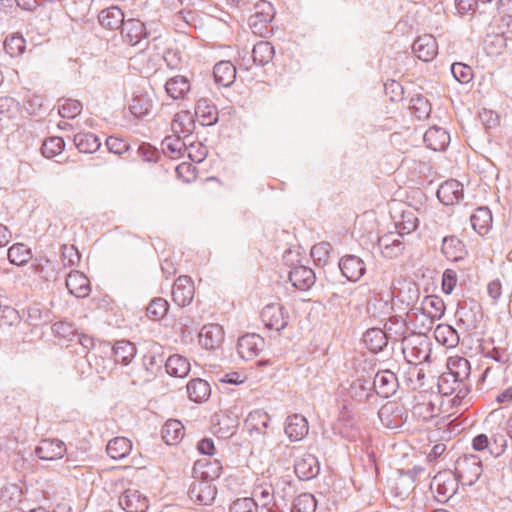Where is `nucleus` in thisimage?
I'll return each mask as SVG.
<instances>
[{
  "label": "nucleus",
  "instance_id": "a18cd8bd",
  "mask_svg": "<svg viewBox=\"0 0 512 512\" xmlns=\"http://www.w3.org/2000/svg\"><path fill=\"white\" fill-rule=\"evenodd\" d=\"M163 151L171 158H179L183 155V152L187 150V147L182 142L181 137L166 138L163 143Z\"/></svg>",
  "mask_w": 512,
  "mask_h": 512
},
{
  "label": "nucleus",
  "instance_id": "5701e85b",
  "mask_svg": "<svg viewBox=\"0 0 512 512\" xmlns=\"http://www.w3.org/2000/svg\"><path fill=\"white\" fill-rule=\"evenodd\" d=\"M213 74L216 83L228 87L236 79V67L230 61H220L214 66Z\"/></svg>",
  "mask_w": 512,
  "mask_h": 512
},
{
  "label": "nucleus",
  "instance_id": "680f3d73",
  "mask_svg": "<svg viewBox=\"0 0 512 512\" xmlns=\"http://www.w3.org/2000/svg\"><path fill=\"white\" fill-rule=\"evenodd\" d=\"M386 94L391 93V99H401L403 95V87L395 80H390L385 83Z\"/></svg>",
  "mask_w": 512,
  "mask_h": 512
},
{
  "label": "nucleus",
  "instance_id": "1a4fd4ad",
  "mask_svg": "<svg viewBox=\"0 0 512 512\" xmlns=\"http://www.w3.org/2000/svg\"><path fill=\"white\" fill-rule=\"evenodd\" d=\"M216 488L209 481H195L189 490L191 501L199 505H210L216 497Z\"/></svg>",
  "mask_w": 512,
  "mask_h": 512
},
{
  "label": "nucleus",
  "instance_id": "473e14b6",
  "mask_svg": "<svg viewBox=\"0 0 512 512\" xmlns=\"http://www.w3.org/2000/svg\"><path fill=\"white\" fill-rule=\"evenodd\" d=\"M363 342L371 352L377 353L387 345V337L381 329L372 328L364 334Z\"/></svg>",
  "mask_w": 512,
  "mask_h": 512
},
{
  "label": "nucleus",
  "instance_id": "9d476101",
  "mask_svg": "<svg viewBox=\"0 0 512 512\" xmlns=\"http://www.w3.org/2000/svg\"><path fill=\"white\" fill-rule=\"evenodd\" d=\"M415 56L425 62L433 60L438 54L436 39L429 34L418 37L413 44Z\"/></svg>",
  "mask_w": 512,
  "mask_h": 512
},
{
  "label": "nucleus",
  "instance_id": "aec40b11",
  "mask_svg": "<svg viewBox=\"0 0 512 512\" xmlns=\"http://www.w3.org/2000/svg\"><path fill=\"white\" fill-rule=\"evenodd\" d=\"M190 89L191 84L189 79L182 75L171 77L165 84L167 94L175 100L184 99L190 92Z\"/></svg>",
  "mask_w": 512,
  "mask_h": 512
},
{
  "label": "nucleus",
  "instance_id": "c9c22d12",
  "mask_svg": "<svg viewBox=\"0 0 512 512\" xmlns=\"http://www.w3.org/2000/svg\"><path fill=\"white\" fill-rule=\"evenodd\" d=\"M74 143L82 153H93L100 147L98 137L92 133H78L74 136Z\"/></svg>",
  "mask_w": 512,
  "mask_h": 512
},
{
  "label": "nucleus",
  "instance_id": "09e8293b",
  "mask_svg": "<svg viewBox=\"0 0 512 512\" xmlns=\"http://www.w3.org/2000/svg\"><path fill=\"white\" fill-rule=\"evenodd\" d=\"M82 111V104L75 99H65L59 106V114L63 118L73 119Z\"/></svg>",
  "mask_w": 512,
  "mask_h": 512
},
{
  "label": "nucleus",
  "instance_id": "7c9ffc66",
  "mask_svg": "<svg viewBox=\"0 0 512 512\" xmlns=\"http://www.w3.org/2000/svg\"><path fill=\"white\" fill-rule=\"evenodd\" d=\"M187 393L192 401L200 403L208 399L211 388L207 381L196 378L188 382Z\"/></svg>",
  "mask_w": 512,
  "mask_h": 512
},
{
  "label": "nucleus",
  "instance_id": "4be33fe9",
  "mask_svg": "<svg viewBox=\"0 0 512 512\" xmlns=\"http://www.w3.org/2000/svg\"><path fill=\"white\" fill-rule=\"evenodd\" d=\"M161 433L166 444L176 445L184 438L185 428L179 420L169 419L163 425Z\"/></svg>",
  "mask_w": 512,
  "mask_h": 512
},
{
  "label": "nucleus",
  "instance_id": "dca6fc26",
  "mask_svg": "<svg viewBox=\"0 0 512 512\" xmlns=\"http://www.w3.org/2000/svg\"><path fill=\"white\" fill-rule=\"evenodd\" d=\"M66 287L72 295L87 297L91 291L89 279L80 271H72L66 278Z\"/></svg>",
  "mask_w": 512,
  "mask_h": 512
},
{
  "label": "nucleus",
  "instance_id": "ddd939ff",
  "mask_svg": "<svg viewBox=\"0 0 512 512\" xmlns=\"http://www.w3.org/2000/svg\"><path fill=\"white\" fill-rule=\"evenodd\" d=\"M437 197L445 205L458 203L463 197V185L454 179L445 181L440 185Z\"/></svg>",
  "mask_w": 512,
  "mask_h": 512
},
{
  "label": "nucleus",
  "instance_id": "f8f14e48",
  "mask_svg": "<svg viewBox=\"0 0 512 512\" xmlns=\"http://www.w3.org/2000/svg\"><path fill=\"white\" fill-rule=\"evenodd\" d=\"M431 489L440 502L448 500L455 492V482L449 473H438L431 482Z\"/></svg>",
  "mask_w": 512,
  "mask_h": 512
},
{
  "label": "nucleus",
  "instance_id": "052dcab7",
  "mask_svg": "<svg viewBox=\"0 0 512 512\" xmlns=\"http://www.w3.org/2000/svg\"><path fill=\"white\" fill-rule=\"evenodd\" d=\"M187 153H188V157L193 161V162H201L205 159L206 157V154H207V150L205 147L202 146L201 143H192L190 144L188 147H187Z\"/></svg>",
  "mask_w": 512,
  "mask_h": 512
},
{
  "label": "nucleus",
  "instance_id": "4c0bfd02",
  "mask_svg": "<svg viewBox=\"0 0 512 512\" xmlns=\"http://www.w3.org/2000/svg\"><path fill=\"white\" fill-rule=\"evenodd\" d=\"M4 49L11 57H19L25 52L26 40L20 33H13L6 37Z\"/></svg>",
  "mask_w": 512,
  "mask_h": 512
},
{
  "label": "nucleus",
  "instance_id": "2eb2a0df",
  "mask_svg": "<svg viewBox=\"0 0 512 512\" xmlns=\"http://www.w3.org/2000/svg\"><path fill=\"white\" fill-rule=\"evenodd\" d=\"M294 471L301 480H307L315 477L319 471L317 458L309 453L302 455L296 460Z\"/></svg>",
  "mask_w": 512,
  "mask_h": 512
},
{
  "label": "nucleus",
  "instance_id": "72a5a7b5",
  "mask_svg": "<svg viewBox=\"0 0 512 512\" xmlns=\"http://www.w3.org/2000/svg\"><path fill=\"white\" fill-rule=\"evenodd\" d=\"M269 425L270 416L266 411L261 409L252 411L246 419L248 429L257 433H265Z\"/></svg>",
  "mask_w": 512,
  "mask_h": 512
},
{
  "label": "nucleus",
  "instance_id": "2f4dec72",
  "mask_svg": "<svg viewBox=\"0 0 512 512\" xmlns=\"http://www.w3.org/2000/svg\"><path fill=\"white\" fill-rule=\"evenodd\" d=\"M374 386L377 393L382 397H389L395 392L396 379L393 373L388 371L377 373L374 379Z\"/></svg>",
  "mask_w": 512,
  "mask_h": 512
},
{
  "label": "nucleus",
  "instance_id": "cd10ccee",
  "mask_svg": "<svg viewBox=\"0 0 512 512\" xmlns=\"http://www.w3.org/2000/svg\"><path fill=\"white\" fill-rule=\"evenodd\" d=\"M492 214L487 207H479L471 216L473 229L480 235H486L492 227Z\"/></svg>",
  "mask_w": 512,
  "mask_h": 512
},
{
  "label": "nucleus",
  "instance_id": "c85d7f7f",
  "mask_svg": "<svg viewBox=\"0 0 512 512\" xmlns=\"http://www.w3.org/2000/svg\"><path fill=\"white\" fill-rule=\"evenodd\" d=\"M106 451L114 460L127 457L132 451V442L126 437H115L107 444Z\"/></svg>",
  "mask_w": 512,
  "mask_h": 512
},
{
  "label": "nucleus",
  "instance_id": "13d9d810",
  "mask_svg": "<svg viewBox=\"0 0 512 512\" xmlns=\"http://www.w3.org/2000/svg\"><path fill=\"white\" fill-rule=\"evenodd\" d=\"M106 146L109 151L119 155L126 152L129 148V144L126 140L115 136H110L107 138Z\"/></svg>",
  "mask_w": 512,
  "mask_h": 512
},
{
  "label": "nucleus",
  "instance_id": "c756f323",
  "mask_svg": "<svg viewBox=\"0 0 512 512\" xmlns=\"http://www.w3.org/2000/svg\"><path fill=\"white\" fill-rule=\"evenodd\" d=\"M98 19L103 27L111 30L118 29L124 24L123 12L116 6L102 10Z\"/></svg>",
  "mask_w": 512,
  "mask_h": 512
},
{
  "label": "nucleus",
  "instance_id": "f03ea898",
  "mask_svg": "<svg viewBox=\"0 0 512 512\" xmlns=\"http://www.w3.org/2000/svg\"><path fill=\"white\" fill-rule=\"evenodd\" d=\"M459 479L468 485L473 484L482 473L481 462L474 455H464L460 457L455 466Z\"/></svg>",
  "mask_w": 512,
  "mask_h": 512
},
{
  "label": "nucleus",
  "instance_id": "49530a36",
  "mask_svg": "<svg viewBox=\"0 0 512 512\" xmlns=\"http://www.w3.org/2000/svg\"><path fill=\"white\" fill-rule=\"evenodd\" d=\"M332 247L328 242H319L311 249V257L318 265H326L331 258Z\"/></svg>",
  "mask_w": 512,
  "mask_h": 512
},
{
  "label": "nucleus",
  "instance_id": "69168bd1",
  "mask_svg": "<svg viewBox=\"0 0 512 512\" xmlns=\"http://www.w3.org/2000/svg\"><path fill=\"white\" fill-rule=\"evenodd\" d=\"M53 331L62 338H69L73 335L72 327L65 322H57L53 325Z\"/></svg>",
  "mask_w": 512,
  "mask_h": 512
},
{
  "label": "nucleus",
  "instance_id": "6e6552de",
  "mask_svg": "<svg viewBox=\"0 0 512 512\" xmlns=\"http://www.w3.org/2000/svg\"><path fill=\"white\" fill-rule=\"evenodd\" d=\"M66 451L64 442L59 439H44L35 449L36 455L46 461L61 459Z\"/></svg>",
  "mask_w": 512,
  "mask_h": 512
},
{
  "label": "nucleus",
  "instance_id": "bb28decb",
  "mask_svg": "<svg viewBox=\"0 0 512 512\" xmlns=\"http://www.w3.org/2000/svg\"><path fill=\"white\" fill-rule=\"evenodd\" d=\"M194 128L193 117L189 111H180L175 114L171 129L177 137H186Z\"/></svg>",
  "mask_w": 512,
  "mask_h": 512
},
{
  "label": "nucleus",
  "instance_id": "774afa93",
  "mask_svg": "<svg viewBox=\"0 0 512 512\" xmlns=\"http://www.w3.org/2000/svg\"><path fill=\"white\" fill-rule=\"evenodd\" d=\"M198 450L202 454L213 455L215 453V445L212 439L204 438L198 444Z\"/></svg>",
  "mask_w": 512,
  "mask_h": 512
},
{
  "label": "nucleus",
  "instance_id": "bf43d9fd",
  "mask_svg": "<svg viewBox=\"0 0 512 512\" xmlns=\"http://www.w3.org/2000/svg\"><path fill=\"white\" fill-rule=\"evenodd\" d=\"M458 282L457 274L452 269H446L442 276V290L446 294L452 293Z\"/></svg>",
  "mask_w": 512,
  "mask_h": 512
},
{
  "label": "nucleus",
  "instance_id": "423d86ee",
  "mask_svg": "<svg viewBox=\"0 0 512 512\" xmlns=\"http://www.w3.org/2000/svg\"><path fill=\"white\" fill-rule=\"evenodd\" d=\"M195 295V285L191 277L179 276L173 284L172 299L180 307L188 306Z\"/></svg>",
  "mask_w": 512,
  "mask_h": 512
},
{
  "label": "nucleus",
  "instance_id": "6e6d98bb",
  "mask_svg": "<svg viewBox=\"0 0 512 512\" xmlns=\"http://www.w3.org/2000/svg\"><path fill=\"white\" fill-rule=\"evenodd\" d=\"M32 268L43 280H48L54 272L53 265L48 259H39Z\"/></svg>",
  "mask_w": 512,
  "mask_h": 512
},
{
  "label": "nucleus",
  "instance_id": "0eeeda50",
  "mask_svg": "<svg viewBox=\"0 0 512 512\" xmlns=\"http://www.w3.org/2000/svg\"><path fill=\"white\" fill-rule=\"evenodd\" d=\"M264 339L258 334H246L239 338L237 348L244 360L256 358L264 348Z\"/></svg>",
  "mask_w": 512,
  "mask_h": 512
},
{
  "label": "nucleus",
  "instance_id": "3c124183",
  "mask_svg": "<svg viewBox=\"0 0 512 512\" xmlns=\"http://www.w3.org/2000/svg\"><path fill=\"white\" fill-rule=\"evenodd\" d=\"M195 113L200 117L206 118V122L204 124H212L213 121L216 120V108L209 105L205 99L197 101Z\"/></svg>",
  "mask_w": 512,
  "mask_h": 512
},
{
  "label": "nucleus",
  "instance_id": "603ef678",
  "mask_svg": "<svg viewBox=\"0 0 512 512\" xmlns=\"http://www.w3.org/2000/svg\"><path fill=\"white\" fill-rule=\"evenodd\" d=\"M258 505L253 498H238L230 505V512H257Z\"/></svg>",
  "mask_w": 512,
  "mask_h": 512
},
{
  "label": "nucleus",
  "instance_id": "c03bdc74",
  "mask_svg": "<svg viewBox=\"0 0 512 512\" xmlns=\"http://www.w3.org/2000/svg\"><path fill=\"white\" fill-rule=\"evenodd\" d=\"M152 101L146 95H138L133 98L130 105L131 112L137 117H144L152 110Z\"/></svg>",
  "mask_w": 512,
  "mask_h": 512
},
{
  "label": "nucleus",
  "instance_id": "a19ab883",
  "mask_svg": "<svg viewBox=\"0 0 512 512\" xmlns=\"http://www.w3.org/2000/svg\"><path fill=\"white\" fill-rule=\"evenodd\" d=\"M169 311V303L166 299L158 297L151 300L146 308V314L149 319L159 321L166 316Z\"/></svg>",
  "mask_w": 512,
  "mask_h": 512
},
{
  "label": "nucleus",
  "instance_id": "b1692460",
  "mask_svg": "<svg viewBox=\"0 0 512 512\" xmlns=\"http://www.w3.org/2000/svg\"><path fill=\"white\" fill-rule=\"evenodd\" d=\"M165 368L169 375L184 378L189 374L191 364L186 357L180 354H173L167 359Z\"/></svg>",
  "mask_w": 512,
  "mask_h": 512
},
{
  "label": "nucleus",
  "instance_id": "f3484780",
  "mask_svg": "<svg viewBox=\"0 0 512 512\" xmlns=\"http://www.w3.org/2000/svg\"><path fill=\"white\" fill-rule=\"evenodd\" d=\"M339 266L343 275L350 281H357L362 277L365 271L364 262L354 255L344 256Z\"/></svg>",
  "mask_w": 512,
  "mask_h": 512
},
{
  "label": "nucleus",
  "instance_id": "6ab92c4d",
  "mask_svg": "<svg viewBox=\"0 0 512 512\" xmlns=\"http://www.w3.org/2000/svg\"><path fill=\"white\" fill-rule=\"evenodd\" d=\"M289 280L294 287L308 290L315 283V274L306 266H297L290 271Z\"/></svg>",
  "mask_w": 512,
  "mask_h": 512
},
{
  "label": "nucleus",
  "instance_id": "338daca9",
  "mask_svg": "<svg viewBox=\"0 0 512 512\" xmlns=\"http://www.w3.org/2000/svg\"><path fill=\"white\" fill-rule=\"evenodd\" d=\"M487 291H488L489 296L492 299H494V300L499 299L500 296L502 295L501 281L498 279L490 281L487 285Z\"/></svg>",
  "mask_w": 512,
  "mask_h": 512
},
{
  "label": "nucleus",
  "instance_id": "f257e3e1",
  "mask_svg": "<svg viewBox=\"0 0 512 512\" xmlns=\"http://www.w3.org/2000/svg\"><path fill=\"white\" fill-rule=\"evenodd\" d=\"M266 478L270 480V486L274 489V494L281 500H285L289 495L292 485V474L289 466L280 461L271 464L266 470Z\"/></svg>",
  "mask_w": 512,
  "mask_h": 512
},
{
  "label": "nucleus",
  "instance_id": "393cba45",
  "mask_svg": "<svg viewBox=\"0 0 512 512\" xmlns=\"http://www.w3.org/2000/svg\"><path fill=\"white\" fill-rule=\"evenodd\" d=\"M442 252L450 261L462 260L467 254L463 242L454 236L443 239Z\"/></svg>",
  "mask_w": 512,
  "mask_h": 512
},
{
  "label": "nucleus",
  "instance_id": "5fc2aeb1",
  "mask_svg": "<svg viewBox=\"0 0 512 512\" xmlns=\"http://www.w3.org/2000/svg\"><path fill=\"white\" fill-rule=\"evenodd\" d=\"M124 25V31H126V36L130 39V42L137 43L143 34V24L139 21L128 20Z\"/></svg>",
  "mask_w": 512,
  "mask_h": 512
},
{
  "label": "nucleus",
  "instance_id": "8fccbe9b",
  "mask_svg": "<svg viewBox=\"0 0 512 512\" xmlns=\"http://www.w3.org/2000/svg\"><path fill=\"white\" fill-rule=\"evenodd\" d=\"M264 478H266L264 474H262L261 478H257V481L259 483L254 486L253 493L257 498H259L262 501L263 505L266 506L272 501V499L277 497V495L274 494V490L272 492L270 491V485H263Z\"/></svg>",
  "mask_w": 512,
  "mask_h": 512
},
{
  "label": "nucleus",
  "instance_id": "a878e982",
  "mask_svg": "<svg viewBox=\"0 0 512 512\" xmlns=\"http://www.w3.org/2000/svg\"><path fill=\"white\" fill-rule=\"evenodd\" d=\"M421 310L431 322L439 320L445 313L444 301L435 295L426 296L422 301Z\"/></svg>",
  "mask_w": 512,
  "mask_h": 512
},
{
  "label": "nucleus",
  "instance_id": "0e129e2a",
  "mask_svg": "<svg viewBox=\"0 0 512 512\" xmlns=\"http://www.w3.org/2000/svg\"><path fill=\"white\" fill-rule=\"evenodd\" d=\"M449 365L457 366L462 369V373L460 371L455 372V375L457 377L466 376L469 373V362H468V360H466L464 358H461V357L451 358L449 361Z\"/></svg>",
  "mask_w": 512,
  "mask_h": 512
},
{
  "label": "nucleus",
  "instance_id": "e2e57ef3",
  "mask_svg": "<svg viewBox=\"0 0 512 512\" xmlns=\"http://www.w3.org/2000/svg\"><path fill=\"white\" fill-rule=\"evenodd\" d=\"M412 109L415 110V113L419 119L427 117L430 113V107L428 103L421 98L413 100Z\"/></svg>",
  "mask_w": 512,
  "mask_h": 512
},
{
  "label": "nucleus",
  "instance_id": "20e7f679",
  "mask_svg": "<svg viewBox=\"0 0 512 512\" xmlns=\"http://www.w3.org/2000/svg\"><path fill=\"white\" fill-rule=\"evenodd\" d=\"M119 506L125 512H147L150 501L141 491L129 488L119 496Z\"/></svg>",
  "mask_w": 512,
  "mask_h": 512
},
{
  "label": "nucleus",
  "instance_id": "864d4df0",
  "mask_svg": "<svg viewBox=\"0 0 512 512\" xmlns=\"http://www.w3.org/2000/svg\"><path fill=\"white\" fill-rule=\"evenodd\" d=\"M451 72L455 79L460 83H468L473 78V71L471 67L463 63H454L451 66Z\"/></svg>",
  "mask_w": 512,
  "mask_h": 512
},
{
  "label": "nucleus",
  "instance_id": "4468645a",
  "mask_svg": "<svg viewBox=\"0 0 512 512\" xmlns=\"http://www.w3.org/2000/svg\"><path fill=\"white\" fill-rule=\"evenodd\" d=\"M308 431V421L304 416L294 414L287 418L285 433L291 441L302 440L308 434Z\"/></svg>",
  "mask_w": 512,
  "mask_h": 512
},
{
  "label": "nucleus",
  "instance_id": "4d7b16f0",
  "mask_svg": "<svg viewBox=\"0 0 512 512\" xmlns=\"http://www.w3.org/2000/svg\"><path fill=\"white\" fill-rule=\"evenodd\" d=\"M176 175L183 182L189 183L196 178L195 168L192 164L183 162L176 167Z\"/></svg>",
  "mask_w": 512,
  "mask_h": 512
},
{
  "label": "nucleus",
  "instance_id": "412c9836",
  "mask_svg": "<svg viewBox=\"0 0 512 512\" xmlns=\"http://www.w3.org/2000/svg\"><path fill=\"white\" fill-rule=\"evenodd\" d=\"M424 141L430 149L434 151H442L448 146L450 136L442 128L431 127L425 132Z\"/></svg>",
  "mask_w": 512,
  "mask_h": 512
},
{
  "label": "nucleus",
  "instance_id": "e433bc0d",
  "mask_svg": "<svg viewBox=\"0 0 512 512\" xmlns=\"http://www.w3.org/2000/svg\"><path fill=\"white\" fill-rule=\"evenodd\" d=\"M115 361L123 365L129 364L135 356V346L127 341H118L113 347Z\"/></svg>",
  "mask_w": 512,
  "mask_h": 512
},
{
  "label": "nucleus",
  "instance_id": "9b49d317",
  "mask_svg": "<svg viewBox=\"0 0 512 512\" xmlns=\"http://www.w3.org/2000/svg\"><path fill=\"white\" fill-rule=\"evenodd\" d=\"M381 254L386 258H395L402 254L404 244L399 232H389L378 239Z\"/></svg>",
  "mask_w": 512,
  "mask_h": 512
},
{
  "label": "nucleus",
  "instance_id": "7ed1b4c3",
  "mask_svg": "<svg viewBox=\"0 0 512 512\" xmlns=\"http://www.w3.org/2000/svg\"><path fill=\"white\" fill-rule=\"evenodd\" d=\"M261 319L267 328L280 331L287 326L289 314L280 303H272L263 308Z\"/></svg>",
  "mask_w": 512,
  "mask_h": 512
},
{
  "label": "nucleus",
  "instance_id": "de8ad7c7",
  "mask_svg": "<svg viewBox=\"0 0 512 512\" xmlns=\"http://www.w3.org/2000/svg\"><path fill=\"white\" fill-rule=\"evenodd\" d=\"M65 143L61 137H50L42 145V154L46 158H53L62 153Z\"/></svg>",
  "mask_w": 512,
  "mask_h": 512
},
{
  "label": "nucleus",
  "instance_id": "ea45409f",
  "mask_svg": "<svg viewBox=\"0 0 512 512\" xmlns=\"http://www.w3.org/2000/svg\"><path fill=\"white\" fill-rule=\"evenodd\" d=\"M274 56V48L267 41H260L254 45L252 57L255 63L259 65L267 64Z\"/></svg>",
  "mask_w": 512,
  "mask_h": 512
},
{
  "label": "nucleus",
  "instance_id": "79ce46f5",
  "mask_svg": "<svg viewBox=\"0 0 512 512\" xmlns=\"http://www.w3.org/2000/svg\"><path fill=\"white\" fill-rule=\"evenodd\" d=\"M434 337L438 343L446 347H454L457 342L456 331L447 324L437 325Z\"/></svg>",
  "mask_w": 512,
  "mask_h": 512
},
{
  "label": "nucleus",
  "instance_id": "39448f33",
  "mask_svg": "<svg viewBox=\"0 0 512 512\" xmlns=\"http://www.w3.org/2000/svg\"><path fill=\"white\" fill-rule=\"evenodd\" d=\"M224 337L225 332L221 325L209 323L201 328L198 334V342L204 349L213 351L221 347Z\"/></svg>",
  "mask_w": 512,
  "mask_h": 512
},
{
  "label": "nucleus",
  "instance_id": "a211bd4d",
  "mask_svg": "<svg viewBox=\"0 0 512 512\" xmlns=\"http://www.w3.org/2000/svg\"><path fill=\"white\" fill-rule=\"evenodd\" d=\"M193 470L196 477L211 483L222 475L223 467L221 462L215 459L205 462L198 461L195 463Z\"/></svg>",
  "mask_w": 512,
  "mask_h": 512
},
{
  "label": "nucleus",
  "instance_id": "37998d69",
  "mask_svg": "<svg viewBox=\"0 0 512 512\" xmlns=\"http://www.w3.org/2000/svg\"><path fill=\"white\" fill-rule=\"evenodd\" d=\"M316 507L315 497L310 493H303L295 498L291 512H315Z\"/></svg>",
  "mask_w": 512,
  "mask_h": 512
},
{
  "label": "nucleus",
  "instance_id": "f704fd0d",
  "mask_svg": "<svg viewBox=\"0 0 512 512\" xmlns=\"http://www.w3.org/2000/svg\"><path fill=\"white\" fill-rule=\"evenodd\" d=\"M419 223L416 210L412 207H407L402 211L400 218L396 222V226L400 234H409L414 231Z\"/></svg>",
  "mask_w": 512,
  "mask_h": 512
},
{
  "label": "nucleus",
  "instance_id": "58836bf2",
  "mask_svg": "<svg viewBox=\"0 0 512 512\" xmlns=\"http://www.w3.org/2000/svg\"><path fill=\"white\" fill-rule=\"evenodd\" d=\"M32 257L30 248L23 243L13 244L8 249V259L12 264L21 266L27 263Z\"/></svg>",
  "mask_w": 512,
  "mask_h": 512
}]
</instances>
